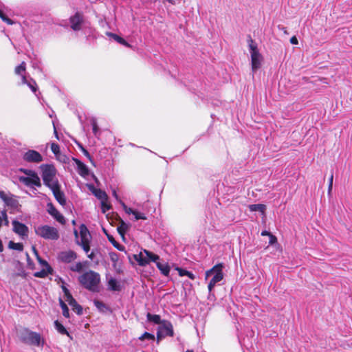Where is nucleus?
<instances>
[{
    "mask_svg": "<svg viewBox=\"0 0 352 352\" xmlns=\"http://www.w3.org/2000/svg\"><path fill=\"white\" fill-rule=\"evenodd\" d=\"M74 311H76V314L79 316L82 315L84 314L85 309H73Z\"/></svg>",
    "mask_w": 352,
    "mask_h": 352,
    "instance_id": "60",
    "label": "nucleus"
},
{
    "mask_svg": "<svg viewBox=\"0 0 352 352\" xmlns=\"http://www.w3.org/2000/svg\"><path fill=\"white\" fill-rule=\"evenodd\" d=\"M223 264L222 263H217L214 266H213L211 269L206 271V278L214 274L213 277L210 279L208 288L210 292H211L214 287L215 285L221 281L223 278Z\"/></svg>",
    "mask_w": 352,
    "mask_h": 352,
    "instance_id": "4",
    "label": "nucleus"
},
{
    "mask_svg": "<svg viewBox=\"0 0 352 352\" xmlns=\"http://www.w3.org/2000/svg\"><path fill=\"white\" fill-rule=\"evenodd\" d=\"M12 223L13 226V231L16 234L22 237L28 236V228L26 225L17 220L12 221Z\"/></svg>",
    "mask_w": 352,
    "mask_h": 352,
    "instance_id": "11",
    "label": "nucleus"
},
{
    "mask_svg": "<svg viewBox=\"0 0 352 352\" xmlns=\"http://www.w3.org/2000/svg\"><path fill=\"white\" fill-rule=\"evenodd\" d=\"M56 200L61 205L65 206L66 204V199L65 194L60 190V184L53 185V187L50 188Z\"/></svg>",
    "mask_w": 352,
    "mask_h": 352,
    "instance_id": "12",
    "label": "nucleus"
},
{
    "mask_svg": "<svg viewBox=\"0 0 352 352\" xmlns=\"http://www.w3.org/2000/svg\"><path fill=\"white\" fill-rule=\"evenodd\" d=\"M21 76L22 84H27L28 82L27 80L26 76L24 74L21 75Z\"/></svg>",
    "mask_w": 352,
    "mask_h": 352,
    "instance_id": "58",
    "label": "nucleus"
},
{
    "mask_svg": "<svg viewBox=\"0 0 352 352\" xmlns=\"http://www.w3.org/2000/svg\"><path fill=\"white\" fill-rule=\"evenodd\" d=\"M87 257L91 260H93L95 258L94 251L93 250L90 254L87 253Z\"/></svg>",
    "mask_w": 352,
    "mask_h": 352,
    "instance_id": "57",
    "label": "nucleus"
},
{
    "mask_svg": "<svg viewBox=\"0 0 352 352\" xmlns=\"http://www.w3.org/2000/svg\"><path fill=\"white\" fill-rule=\"evenodd\" d=\"M166 336L164 335V333L160 330L159 328L157 329V342L159 344V342L164 338Z\"/></svg>",
    "mask_w": 352,
    "mask_h": 352,
    "instance_id": "46",
    "label": "nucleus"
},
{
    "mask_svg": "<svg viewBox=\"0 0 352 352\" xmlns=\"http://www.w3.org/2000/svg\"><path fill=\"white\" fill-rule=\"evenodd\" d=\"M51 151L55 155V156L60 153L59 145L54 142L51 144Z\"/></svg>",
    "mask_w": 352,
    "mask_h": 352,
    "instance_id": "39",
    "label": "nucleus"
},
{
    "mask_svg": "<svg viewBox=\"0 0 352 352\" xmlns=\"http://www.w3.org/2000/svg\"><path fill=\"white\" fill-rule=\"evenodd\" d=\"M60 303L61 305V308H63V309L68 308L67 305L65 303V302L63 300H62L61 299H60Z\"/></svg>",
    "mask_w": 352,
    "mask_h": 352,
    "instance_id": "62",
    "label": "nucleus"
},
{
    "mask_svg": "<svg viewBox=\"0 0 352 352\" xmlns=\"http://www.w3.org/2000/svg\"><path fill=\"white\" fill-rule=\"evenodd\" d=\"M36 235L46 240L56 241L59 239V232L57 228L47 225L39 226L34 228Z\"/></svg>",
    "mask_w": 352,
    "mask_h": 352,
    "instance_id": "5",
    "label": "nucleus"
},
{
    "mask_svg": "<svg viewBox=\"0 0 352 352\" xmlns=\"http://www.w3.org/2000/svg\"><path fill=\"white\" fill-rule=\"evenodd\" d=\"M16 336L22 343L30 346L43 347L45 342L40 333L32 331L25 327L17 329Z\"/></svg>",
    "mask_w": 352,
    "mask_h": 352,
    "instance_id": "1",
    "label": "nucleus"
},
{
    "mask_svg": "<svg viewBox=\"0 0 352 352\" xmlns=\"http://www.w3.org/2000/svg\"><path fill=\"white\" fill-rule=\"evenodd\" d=\"M111 258L113 261H116L118 260L117 254L116 253L111 254Z\"/></svg>",
    "mask_w": 352,
    "mask_h": 352,
    "instance_id": "59",
    "label": "nucleus"
},
{
    "mask_svg": "<svg viewBox=\"0 0 352 352\" xmlns=\"http://www.w3.org/2000/svg\"><path fill=\"white\" fill-rule=\"evenodd\" d=\"M156 266L163 275L168 276L169 274L170 267L168 263L165 261H160V260L156 263Z\"/></svg>",
    "mask_w": 352,
    "mask_h": 352,
    "instance_id": "22",
    "label": "nucleus"
},
{
    "mask_svg": "<svg viewBox=\"0 0 352 352\" xmlns=\"http://www.w3.org/2000/svg\"><path fill=\"white\" fill-rule=\"evenodd\" d=\"M94 304L97 307V308H103L104 307V305L101 302H99L98 300H95Z\"/></svg>",
    "mask_w": 352,
    "mask_h": 352,
    "instance_id": "55",
    "label": "nucleus"
},
{
    "mask_svg": "<svg viewBox=\"0 0 352 352\" xmlns=\"http://www.w3.org/2000/svg\"><path fill=\"white\" fill-rule=\"evenodd\" d=\"M270 234H271V233L267 230H263L261 232L262 236H270Z\"/></svg>",
    "mask_w": 352,
    "mask_h": 352,
    "instance_id": "63",
    "label": "nucleus"
},
{
    "mask_svg": "<svg viewBox=\"0 0 352 352\" xmlns=\"http://www.w3.org/2000/svg\"><path fill=\"white\" fill-rule=\"evenodd\" d=\"M42 170V179L44 184L49 188L53 187V185L59 184L56 178V169L52 164H42L40 166Z\"/></svg>",
    "mask_w": 352,
    "mask_h": 352,
    "instance_id": "3",
    "label": "nucleus"
},
{
    "mask_svg": "<svg viewBox=\"0 0 352 352\" xmlns=\"http://www.w3.org/2000/svg\"><path fill=\"white\" fill-rule=\"evenodd\" d=\"M108 35L111 37L112 38H113L116 41H117L118 43L121 44V45H123L127 47H131V45L127 42L123 38H122L121 36H118V34H114V33H109Z\"/></svg>",
    "mask_w": 352,
    "mask_h": 352,
    "instance_id": "26",
    "label": "nucleus"
},
{
    "mask_svg": "<svg viewBox=\"0 0 352 352\" xmlns=\"http://www.w3.org/2000/svg\"><path fill=\"white\" fill-rule=\"evenodd\" d=\"M158 328L162 330L165 336L173 337L174 336L173 327L169 321L162 320V324L160 325Z\"/></svg>",
    "mask_w": 352,
    "mask_h": 352,
    "instance_id": "16",
    "label": "nucleus"
},
{
    "mask_svg": "<svg viewBox=\"0 0 352 352\" xmlns=\"http://www.w3.org/2000/svg\"><path fill=\"white\" fill-rule=\"evenodd\" d=\"M133 215L135 217V220H139V219L146 220L147 219L146 215L144 213L140 212L137 210H135Z\"/></svg>",
    "mask_w": 352,
    "mask_h": 352,
    "instance_id": "43",
    "label": "nucleus"
},
{
    "mask_svg": "<svg viewBox=\"0 0 352 352\" xmlns=\"http://www.w3.org/2000/svg\"><path fill=\"white\" fill-rule=\"evenodd\" d=\"M48 212L60 223L62 225L65 224V217L56 210V208L52 204L48 205Z\"/></svg>",
    "mask_w": 352,
    "mask_h": 352,
    "instance_id": "14",
    "label": "nucleus"
},
{
    "mask_svg": "<svg viewBox=\"0 0 352 352\" xmlns=\"http://www.w3.org/2000/svg\"><path fill=\"white\" fill-rule=\"evenodd\" d=\"M10 196H8L6 195V193L3 191H0V198L4 201H6V199H8Z\"/></svg>",
    "mask_w": 352,
    "mask_h": 352,
    "instance_id": "52",
    "label": "nucleus"
},
{
    "mask_svg": "<svg viewBox=\"0 0 352 352\" xmlns=\"http://www.w3.org/2000/svg\"><path fill=\"white\" fill-rule=\"evenodd\" d=\"M52 271H53L52 269V270H47V268L45 267V269H43L42 270H41L39 272H35L34 276L37 278H45L48 274H52Z\"/></svg>",
    "mask_w": 352,
    "mask_h": 352,
    "instance_id": "31",
    "label": "nucleus"
},
{
    "mask_svg": "<svg viewBox=\"0 0 352 352\" xmlns=\"http://www.w3.org/2000/svg\"><path fill=\"white\" fill-rule=\"evenodd\" d=\"M26 256H27L28 265V266L33 265L34 263H33L32 261L30 259L28 253H26Z\"/></svg>",
    "mask_w": 352,
    "mask_h": 352,
    "instance_id": "56",
    "label": "nucleus"
},
{
    "mask_svg": "<svg viewBox=\"0 0 352 352\" xmlns=\"http://www.w3.org/2000/svg\"><path fill=\"white\" fill-rule=\"evenodd\" d=\"M78 281L85 289L93 292H99L100 276L98 273L89 270L78 277Z\"/></svg>",
    "mask_w": 352,
    "mask_h": 352,
    "instance_id": "2",
    "label": "nucleus"
},
{
    "mask_svg": "<svg viewBox=\"0 0 352 352\" xmlns=\"http://www.w3.org/2000/svg\"><path fill=\"white\" fill-rule=\"evenodd\" d=\"M0 18L1 19V20L3 21H4L5 23H6L8 25H12L14 23V21L12 19H10V18H8L1 9H0Z\"/></svg>",
    "mask_w": 352,
    "mask_h": 352,
    "instance_id": "38",
    "label": "nucleus"
},
{
    "mask_svg": "<svg viewBox=\"0 0 352 352\" xmlns=\"http://www.w3.org/2000/svg\"><path fill=\"white\" fill-rule=\"evenodd\" d=\"M103 232L106 234L109 241L111 242V244L116 249H118L120 251H124V250L125 248L123 245H120L118 242H117L116 241V239H114V237L111 234H109L104 228H103Z\"/></svg>",
    "mask_w": 352,
    "mask_h": 352,
    "instance_id": "23",
    "label": "nucleus"
},
{
    "mask_svg": "<svg viewBox=\"0 0 352 352\" xmlns=\"http://www.w3.org/2000/svg\"><path fill=\"white\" fill-rule=\"evenodd\" d=\"M32 250L36 256H37V255H39L36 248L34 246L32 247Z\"/></svg>",
    "mask_w": 352,
    "mask_h": 352,
    "instance_id": "64",
    "label": "nucleus"
},
{
    "mask_svg": "<svg viewBox=\"0 0 352 352\" xmlns=\"http://www.w3.org/2000/svg\"><path fill=\"white\" fill-rule=\"evenodd\" d=\"M140 340H155V336L152 333H150L148 332H144L141 336L139 337Z\"/></svg>",
    "mask_w": 352,
    "mask_h": 352,
    "instance_id": "35",
    "label": "nucleus"
},
{
    "mask_svg": "<svg viewBox=\"0 0 352 352\" xmlns=\"http://www.w3.org/2000/svg\"><path fill=\"white\" fill-rule=\"evenodd\" d=\"M80 240L76 241V244L80 245L84 252L87 254L90 251V241L91 236L89 230L85 224H81L79 227Z\"/></svg>",
    "mask_w": 352,
    "mask_h": 352,
    "instance_id": "7",
    "label": "nucleus"
},
{
    "mask_svg": "<svg viewBox=\"0 0 352 352\" xmlns=\"http://www.w3.org/2000/svg\"><path fill=\"white\" fill-rule=\"evenodd\" d=\"M80 148L81 149V151L82 152V153L89 159V160L92 162V157L91 156V155L89 154V153L88 152V151L87 149H85L82 146H80Z\"/></svg>",
    "mask_w": 352,
    "mask_h": 352,
    "instance_id": "47",
    "label": "nucleus"
},
{
    "mask_svg": "<svg viewBox=\"0 0 352 352\" xmlns=\"http://www.w3.org/2000/svg\"><path fill=\"white\" fill-rule=\"evenodd\" d=\"M8 248L12 250L23 251V245L21 243H14V241H10L8 243Z\"/></svg>",
    "mask_w": 352,
    "mask_h": 352,
    "instance_id": "33",
    "label": "nucleus"
},
{
    "mask_svg": "<svg viewBox=\"0 0 352 352\" xmlns=\"http://www.w3.org/2000/svg\"><path fill=\"white\" fill-rule=\"evenodd\" d=\"M77 257L76 253L73 250L62 252L59 254V258L64 263H69Z\"/></svg>",
    "mask_w": 352,
    "mask_h": 352,
    "instance_id": "15",
    "label": "nucleus"
},
{
    "mask_svg": "<svg viewBox=\"0 0 352 352\" xmlns=\"http://www.w3.org/2000/svg\"><path fill=\"white\" fill-rule=\"evenodd\" d=\"M89 189L92 193L100 201L108 200V196L107 193L100 188H96L93 185H89Z\"/></svg>",
    "mask_w": 352,
    "mask_h": 352,
    "instance_id": "20",
    "label": "nucleus"
},
{
    "mask_svg": "<svg viewBox=\"0 0 352 352\" xmlns=\"http://www.w3.org/2000/svg\"><path fill=\"white\" fill-rule=\"evenodd\" d=\"M6 201L5 204L10 207L14 212H19L21 205L19 204V201L17 199V197L11 195L8 199H6Z\"/></svg>",
    "mask_w": 352,
    "mask_h": 352,
    "instance_id": "13",
    "label": "nucleus"
},
{
    "mask_svg": "<svg viewBox=\"0 0 352 352\" xmlns=\"http://www.w3.org/2000/svg\"><path fill=\"white\" fill-rule=\"evenodd\" d=\"M108 289L113 292H120L121 290L120 284L114 278H111L107 283Z\"/></svg>",
    "mask_w": 352,
    "mask_h": 352,
    "instance_id": "24",
    "label": "nucleus"
},
{
    "mask_svg": "<svg viewBox=\"0 0 352 352\" xmlns=\"http://www.w3.org/2000/svg\"><path fill=\"white\" fill-rule=\"evenodd\" d=\"M1 216L3 221H4V224L8 226L9 225V220L6 210L1 211Z\"/></svg>",
    "mask_w": 352,
    "mask_h": 352,
    "instance_id": "48",
    "label": "nucleus"
},
{
    "mask_svg": "<svg viewBox=\"0 0 352 352\" xmlns=\"http://www.w3.org/2000/svg\"><path fill=\"white\" fill-rule=\"evenodd\" d=\"M148 320L150 322H153L157 324H162V320H161L160 316L159 315H153L149 313L147 314Z\"/></svg>",
    "mask_w": 352,
    "mask_h": 352,
    "instance_id": "29",
    "label": "nucleus"
},
{
    "mask_svg": "<svg viewBox=\"0 0 352 352\" xmlns=\"http://www.w3.org/2000/svg\"><path fill=\"white\" fill-rule=\"evenodd\" d=\"M92 125V131L95 136H97L99 133V128L98 126L97 122L95 120H93L91 122Z\"/></svg>",
    "mask_w": 352,
    "mask_h": 352,
    "instance_id": "44",
    "label": "nucleus"
},
{
    "mask_svg": "<svg viewBox=\"0 0 352 352\" xmlns=\"http://www.w3.org/2000/svg\"><path fill=\"white\" fill-rule=\"evenodd\" d=\"M71 23V28L74 31H78L81 29V25L83 22V14L79 12L69 18Z\"/></svg>",
    "mask_w": 352,
    "mask_h": 352,
    "instance_id": "10",
    "label": "nucleus"
},
{
    "mask_svg": "<svg viewBox=\"0 0 352 352\" xmlns=\"http://www.w3.org/2000/svg\"><path fill=\"white\" fill-rule=\"evenodd\" d=\"M26 70V64L22 62L20 65L15 67L14 72L18 75H23Z\"/></svg>",
    "mask_w": 352,
    "mask_h": 352,
    "instance_id": "34",
    "label": "nucleus"
},
{
    "mask_svg": "<svg viewBox=\"0 0 352 352\" xmlns=\"http://www.w3.org/2000/svg\"><path fill=\"white\" fill-rule=\"evenodd\" d=\"M19 171L21 173H24L25 175H28V177H32L34 175H38L34 170H30V169H26L23 168H21L19 169Z\"/></svg>",
    "mask_w": 352,
    "mask_h": 352,
    "instance_id": "37",
    "label": "nucleus"
},
{
    "mask_svg": "<svg viewBox=\"0 0 352 352\" xmlns=\"http://www.w3.org/2000/svg\"><path fill=\"white\" fill-rule=\"evenodd\" d=\"M62 289L64 292L65 294V300L68 302V304L72 306L73 308H82L81 306L78 305L76 300L72 297L68 289L63 285Z\"/></svg>",
    "mask_w": 352,
    "mask_h": 352,
    "instance_id": "17",
    "label": "nucleus"
},
{
    "mask_svg": "<svg viewBox=\"0 0 352 352\" xmlns=\"http://www.w3.org/2000/svg\"><path fill=\"white\" fill-rule=\"evenodd\" d=\"M62 289L64 292L65 294V300L68 302V304L72 306L73 308H82L81 306L78 305L76 300L72 297L68 289L63 285Z\"/></svg>",
    "mask_w": 352,
    "mask_h": 352,
    "instance_id": "18",
    "label": "nucleus"
},
{
    "mask_svg": "<svg viewBox=\"0 0 352 352\" xmlns=\"http://www.w3.org/2000/svg\"><path fill=\"white\" fill-rule=\"evenodd\" d=\"M129 228L130 225L125 223L121 218H119V226L117 228V230L122 239H124L125 234L129 231Z\"/></svg>",
    "mask_w": 352,
    "mask_h": 352,
    "instance_id": "21",
    "label": "nucleus"
},
{
    "mask_svg": "<svg viewBox=\"0 0 352 352\" xmlns=\"http://www.w3.org/2000/svg\"><path fill=\"white\" fill-rule=\"evenodd\" d=\"M74 236H75V240L76 241L78 239V236H79V234H78V232L77 230L74 229Z\"/></svg>",
    "mask_w": 352,
    "mask_h": 352,
    "instance_id": "61",
    "label": "nucleus"
},
{
    "mask_svg": "<svg viewBox=\"0 0 352 352\" xmlns=\"http://www.w3.org/2000/svg\"><path fill=\"white\" fill-rule=\"evenodd\" d=\"M134 258L137 261L140 266H145L148 264V258L146 254L144 255L142 252H140L139 254H135Z\"/></svg>",
    "mask_w": 352,
    "mask_h": 352,
    "instance_id": "25",
    "label": "nucleus"
},
{
    "mask_svg": "<svg viewBox=\"0 0 352 352\" xmlns=\"http://www.w3.org/2000/svg\"><path fill=\"white\" fill-rule=\"evenodd\" d=\"M249 47L251 51V65L253 72L256 71L261 67L262 56L259 53L257 45L252 39L251 36H249Z\"/></svg>",
    "mask_w": 352,
    "mask_h": 352,
    "instance_id": "6",
    "label": "nucleus"
},
{
    "mask_svg": "<svg viewBox=\"0 0 352 352\" xmlns=\"http://www.w3.org/2000/svg\"><path fill=\"white\" fill-rule=\"evenodd\" d=\"M333 173L331 172V175L329 177V185H328V192L329 194L331 192L333 188Z\"/></svg>",
    "mask_w": 352,
    "mask_h": 352,
    "instance_id": "45",
    "label": "nucleus"
},
{
    "mask_svg": "<svg viewBox=\"0 0 352 352\" xmlns=\"http://www.w3.org/2000/svg\"><path fill=\"white\" fill-rule=\"evenodd\" d=\"M290 43L292 44H294V45H297L298 43V41L297 38L295 36H293L290 38Z\"/></svg>",
    "mask_w": 352,
    "mask_h": 352,
    "instance_id": "53",
    "label": "nucleus"
},
{
    "mask_svg": "<svg viewBox=\"0 0 352 352\" xmlns=\"http://www.w3.org/2000/svg\"><path fill=\"white\" fill-rule=\"evenodd\" d=\"M23 158L25 162L32 163H39L43 160L42 155L34 150H29L25 152Z\"/></svg>",
    "mask_w": 352,
    "mask_h": 352,
    "instance_id": "9",
    "label": "nucleus"
},
{
    "mask_svg": "<svg viewBox=\"0 0 352 352\" xmlns=\"http://www.w3.org/2000/svg\"><path fill=\"white\" fill-rule=\"evenodd\" d=\"M63 315L65 318H69V309H63Z\"/></svg>",
    "mask_w": 352,
    "mask_h": 352,
    "instance_id": "54",
    "label": "nucleus"
},
{
    "mask_svg": "<svg viewBox=\"0 0 352 352\" xmlns=\"http://www.w3.org/2000/svg\"><path fill=\"white\" fill-rule=\"evenodd\" d=\"M56 159L64 164H68L69 162V158L65 154L59 153L56 156Z\"/></svg>",
    "mask_w": 352,
    "mask_h": 352,
    "instance_id": "36",
    "label": "nucleus"
},
{
    "mask_svg": "<svg viewBox=\"0 0 352 352\" xmlns=\"http://www.w3.org/2000/svg\"><path fill=\"white\" fill-rule=\"evenodd\" d=\"M108 200H102L101 201V209L103 213H105L111 208V205L107 203Z\"/></svg>",
    "mask_w": 352,
    "mask_h": 352,
    "instance_id": "40",
    "label": "nucleus"
},
{
    "mask_svg": "<svg viewBox=\"0 0 352 352\" xmlns=\"http://www.w3.org/2000/svg\"><path fill=\"white\" fill-rule=\"evenodd\" d=\"M33 84L31 82H28L26 85L31 89V90L35 93L37 90L36 83L34 80H32Z\"/></svg>",
    "mask_w": 352,
    "mask_h": 352,
    "instance_id": "49",
    "label": "nucleus"
},
{
    "mask_svg": "<svg viewBox=\"0 0 352 352\" xmlns=\"http://www.w3.org/2000/svg\"><path fill=\"white\" fill-rule=\"evenodd\" d=\"M176 270L178 271L180 276H186L192 280H194L195 278V275L192 272H190L188 270H186L184 269H182L179 267H177Z\"/></svg>",
    "mask_w": 352,
    "mask_h": 352,
    "instance_id": "32",
    "label": "nucleus"
},
{
    "mask_svg": "<svg viewBox=\"0 0 352 352\" xmlns=\"http://www.w3.org/2000/svg\"><path fill=\"white\" fill-rule=\"evenodd\" d=\"M270 241H269V243L270 245H274V243H276L277 242V238L276 236L273 235L272 234H271L270 236Z\"/></svg>",
    "mask_w": 352,
    "mask_h": 352,
    "instance_id": "50",
    "label": "nucleus"
},
{
    "mask_svg": "<svg viewBox=\"0 0 352 352\" xmlns=\"http://www.w3.org/2000/svg\"><path fill=\"white\" fill-rule=\"evenodd\" d=\"M19 181L23 184L25 186L29 187H32L33 186L36 187L41 186V179L38 175L32 177L20 176L19 177Z\"/></svg>",
    "mask_w": 352,
    "mask_h": 352,
    "instance_id": "8",
    "label": "nucleus"
},
{
    "mask_svg": "<svg viewBox=\"0 0 352 352\" xmlns=\"http://www.w3.org/2000/svg\"><path fill=\"white\" fill-rule=\"evenodd\" d=\"M144 252L146 254V256H147V258H148V263L150 261H153L156 263L158 261L160 260V256L158 255L153 254V252H151L148 250H144Z\"/></svg>",
    "mask_w": 352,
    "mask_h": 352,
    "instance_id": "28",
    "label": "nucleus"
},
{
    "mask_svg": "<svg viewBox=\"0 0 352 352\" xmlns=\"http://www.w3.org/2000/svg\"><path fill=\"white\" fill-rule=\"evenodd\" d=\"M54 327L58 331V333H60L62 335H68V331L65 328V327L58 322V320H56L54 322Z\"/></svg>",
    "mask_w": 352,
    "mask_h": 352,
    "instance_id": "30",
    "label": "nucleus"
},
{
    "mask_svg": "<svg viewBox=\"0 0 352 352\" xmlns=\"http://www.w3.org/2000/svg\"><path fill=\"white\" fill-rule=\"evenodd\" d=\"M249 209L252 212L259 211L261 213L264 214L266 210V206L264 204H252L248 206Z\"/></svg>",
    "mask_w": 352,
    "mask_h": 352,
    "instance_id": "27",
    "label": "nucleus"
},
{
    "mask_svg": "<svg viewBox=\"0 0 352 352\" xmlns=\"http://www.w3.org/2000/svg\"><path fill=\"white\" fill-rule=\"evenodd\" d=\"M36 259H37L38 262L41 265H42L45 267H46L47 270H52L51 266L49 265V263L45 260H43V258H41L39 255H37V256H36Z\"/></svg>",
    "mask_w": 352,
    "mask_h": 352,
    "instance_id": "41",
    "label": "nucleus"
},
{
    "mask_svg": "<svg viewBox=\"0 0 352 352\" xmlns=\"http://www.w3.org/2000/svg\"><path fill=\"white\" fill-rule=\"evenodd\" d=\"M122 206L124 207V211L126 212V213L129 214H133L135 210H133L132 208H128L125 206V204L124 203H122Z\"/></svg>",
    "mask_w": 352,
    "mask_h": 352,
    "instance_id": "51",
    "label": "nucleus"
},
{
    "mask_svg": "<svg viewBox=\"0 0 352 352\" xmlns=\"http://www.w3.org/2000/svg\"><path fill=\"white\" fill-rule=\"evenodd\" d=\"M83 268V265L80 262L76 263L74 265L70 267V270L73 272H80Z\"/></svg>",
    "mask_w": 352,
    "mask_h": 352,
    "instance_id": "42",
    "label": "nucleus"
},
{
    "mask_svg": "<svg viewBox=\"0 0 352 352\" xmlns=\"http://www.w3.org/2000/svg\"><path fill=\"white\" fill-rule=\"evenodd\" d=\"M72 160L77 165L78 173L80 176L85 177L89 175V168L84 163H82L80 160L75 157H72Z\"/></svg>",
    "mask_w": 352,
    "mask_h": 352,
    "instance_id": "19",
    "label": "nucleus"
}]
</instances>
